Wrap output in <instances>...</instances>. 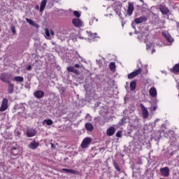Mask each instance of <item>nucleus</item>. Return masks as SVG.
Masks as SVG:
<instances>
[{
  "label": "nucleus",
  "mask_w": 179,
  "mask_h": 179,
  "mask_svg": "<svg viewBox=\"0 0 179 179\" xmlns=\"http://www.w3.org/2000/svg\"><path fill=\"white\" fill-rule=\"evenodd\" d=\"M164 136L170 139L171 143H176V133L173 130H164L163 129Z\"/></svg>",
  "instance_id": "f257e3e1"
},
{
  "label": "nucleus",
  "mask_w": 179,
  "mask_h": 179,
  "mask_svg": "<svg viewBox=\"0 0 179 179\" xmlns=\"http://www.w3.org/2000/svg\"><path fill=\"white\" fill-rule=\"evenodd\" d=\"M10 78H12V76H10V74L8 73H3L0 76L1 82H3L4 83H8V82H10L9 81Z\"/></svg>",
  "instance_id": "f03ea898"
},
{
  "label": "nucleus",
  "mask_w": 179,
  "mask_h": 179,
  "mask_svg": "<svg viewBox=\"0 0 179 179\" xmlns=\"http://www.w3.org/2000/svg\"><path fill=\"white\" fill-rule=\"evenodd\" d=\"M8 99L3 98L1 102V106L0 107L1 113H3V111H6V110H8Z\"/></svg>",
  "instance_id": "7ed1b4c3"
},
{
  "label": "nucleus",
  "mask_w": 179,
  "mask_h": 179,
  "mask_svg": "<svg viewBox=\"0 0 179 179\" xmlns=\"http://www.w3.org/2000/svg\"><path fill=\"white\" fill-rule=\"evenodd\" d=\"M140 73H142V69H138L135 71L130 73L128 74L127 78L128 79H134V78H136Z\"/></svg>",
  "instance_id": "20e7f679"
},
{
  "label": "nucleus",
  "mask_w": 179,
  "mask_h": 179,
  "mask_svg": "<svg viewBox=\"0 0 179 179\" xmlns=\"http://www.w3.org/2000/svg\"><path fill=\"white\" fill-rule=\"evenodd\" d=\"M72 23L75 27H78V29H80V27H83V22L79 18L73 19Z\"/></svg>",
  "instance_id": "39448f33"
},
{
  "label": "nucleus",
  "mask_w": 179,
  "mask_h": 179,
  "mask_svg": "<svg viewBox=\"0 0 179 179\" xmlns=\"http://www.w3.org/2000/svg\"><path fill=\"white\" fill-rule=\"evenodd\" d=\"M159 173L163 176V177H169L170 176V168L165 166L159 169Z\"/></svg>",
  "instance_id": "423d86ee"
},
{
  "label": "nucleus",
  "mask_w": 179,
  "mask_h": 179,
  "mask_svg": "<svg viewBox=\"0 0 179 179\" xmlns=\"http://www.w3.org/2000/svg\"><path fill=\"white\" fill-rule=\"evenodd\" d=\"M140 107L142 110V117L144 119H146L149 117V110H148V108L145 107L142 103L140 104Z\"/></svg>",
  "instance_id": "0eeeda50"
},
{
  "label": "nucleus",
  "mask_w": 179,
  "mask_h": 179,
  "mask_svg": "<svg viewBox=\"0 0 179 179\" xmlns=\"http://www.w3.org/2000/svg\"><path fill=\"white\" fill-rule=\"evenodd\" d=\"M90 143H92V138L87 137L81 143V148L83 149H86V148L90 145Z\"/></svg>",
  "instance_id": "6e6552de"
},
{
  "label": "nucleus",
  "mask_w": 179,
  "mask_h": 179,
  "mask_svg": "<svg viewBox=\"0 0 179 179\" xmlns=\"http://www.w3.org/2000/svg\"><path fill=\"white\" fill-rule=\"evenodd\" d=\"M37 132L34 129H27V136L28 138H33V136H36Z\"/></svg>",
  "instance_id": "1a4fd4ad"
},
{
  "label": "nucleus",
  "mask_w": 179,
  "mask_h": 179,
  "mask_svg": "<svg viewBox=\"0 0 179 179\" xmlns=\"http://www.w3.org/2000/svg\"><path fill=\"white\" fill-rule=\"evenodd\" d=\"M148 20V17L146 16H141L140 17H137L134 19V22L136 24H140V23H143L144 22H146Z\"/></svg>",
  "instance_id": "9d476101"
},
{
  "label": "nucleus",
  "mask_w": 179,
  "mask_h": 179,
  "mask_svg": "<svg viewBox=\"0 0 179 179\" xmlns=\"http://www.w3.org/2000/svg\"><path fill=\"white\" fill-rule=\"evenodd\" d=\"M162 36H164L168 43H173L174 41V38L168 32H162Z\"/></svg>",
  "instance_id": "9b49d317"
},
{
  "label": "nucleus",
  "mask_w": 179,
  "mask_h": 179,
  "mask_svg": "<svg viewBox=\"0 0 179 179\" xmlns=\"http://www.w3.org/2000/svg\"><path fill=\"white\" fill-rule=\"evenodd\" d=\"M159 10L162 13V15H167L170 10L165 5H161L159 6Z\"/></svg>",
  "instance_id": "f8f14e48"
},
{
  "label": "nucleus",
  "mask_w": 179,
  "mask_h": 179,
  "mask_svg": "<svg viewBox=\"0 0 179 179\" xmlns=\"http://www.w3.org/2000/svg\"><path fill=\"white\" fill-rule=\"evenodd\" d=\"M10 153L13 155V156H17L19 153H20V150H19V148L17 147H12L10 148Z\"/></svg>",
  "instance_id": "ddd939ff"
},
{
  "label": "nucleus",
  "mask_w": 179,
  "mask_h": 179,
  "mask_svg": "<svg viewBox=\"0 0 179 179\" xmlns=\"http://www.w3.org/2000/svg\"><path fill=\"white\" fill-rule=\"evenodd\" d=\"M7 83L8 84V93L9 94H12V93H13V92L15 90V85H13L10 82H8Z\"/></svg>",
  "instance_id": "4468645a"
},
{
  "label": "nucleus",
  "mask_w": 179,
  "mask_h": 179,
  "mask_svg": "<svg viewBox=\"0 0 179 179\" xmlns=\"http://www.w3.org/2000/svg\"><path fill=\"white\" fill-rule=\"evenodd\" d=\"M34 96L36 99H43V96H44V92L42 90H37L34 93Z\"/></svg>",
  "instance_id": "2eb2a0df"
},
{
  "label": "nucleus",
  "mask_w": 179,
  "mask_h": 179,
  "mask_svg": "<svg viewBox=\"0 0 179 179\" xmlns=\"http://www.w3.org/2000/svg\"><path fill=\"white\" fill-rule=\"evenodd\" d=\"M114 134H115V128L114 127H110L106 130L108 136H113Z\"/></svg>",
  "instance_id": "dca6fc26"
},
{
  "label": "nucleus",
  "mask_w": 179,
  "mask_h": 179,
  "mask_svg": "<svg viewBox=\"0 0 179 179\" xmlns=\"http://www.w3.org/2000/svg\"><path fill=\"white\" fill-rule=\"evenodd\" d=\"M62 171H65L66 173H70V174H76L77 176H79V174H80V172H79V171H75L73 169H62Z\"/></svg>",
  "instance_id": "f3484780"
},
{
  "label": "nucleus",
  "mask_w": 179,
  "mask_h": 179,
  "mask_svg": "<svg viewBox=\"0 0 179 179\" xmlns=\"http://www.w3.org/2000/svg\"><path fill=\"white\" fill-rule=\"evenodd\" d=\"M39 145H40V143L36 142V141H33L29 145V149H32L33 150H34L35 149H37V148H38Z\"/></svg>",
  "instance_id": "a211bd4d"
},
{
  "label": "nucleus",
  "mask_w": 179,
  "mask_h": 179,
  "mask_svg": "<svg viewBox=\"0 0 179 179\" xmlns=\"http://www.w3.org/2000/svg\"><path fill=\"white\" fill-rule=\"evenodd\" d=\"M134 4L132 3H129L128 9H127V15L131 16L132 13H134Z\"/></svg>",
  "instance_id": "6ab92c4d"
},
{
  "label": "nucleus",
  "mask_w": 179,
  "mask_h": 179,
  "mask_svg": "<svg viewBox=\"0 0 179 179\" xmlns=\"http://www.w3.org/2000/svg\"><path fill=\"white\" fill-rule=\"evenodd\" d=\"M150 96L151 97H157V90L155 87H151L149 90Z\"/></svg>",
  "instance_id": "aec40b11"
},
{
  "label": "nucleus",
  "mask_w": 179,
  "mask_h": 179,
  "mask_svg": "<svg viewBox=\"0 0 179 179\" xmlns=\"http://www.w3.org/2000/svg\"><path fill=\"white\" fill-rule=\"evenodd\" d=\"M85 129H87L89 132H92L94 127H93V124L90 122L85 123Z\"/></svg>",
  "instance_id": "412c9836"
},
{
  "label": "nucleus",
  "mask_w": 179,
  "mask_h": 179,
  "mask_svg": "<svg viewBox=\"0 0 179 179\" xmlns=\"http://www.w3.org/2000/svg\"><path fill=\"white\" fill-rule=\"evenodd\" d=\"M171 72H172V73H178V72H179V63L175 64L173 66V67L172 69H171Z\"/></svg>",
  "instance_id": "4be33fe9"
},
{
  "label": "nucleus",
  "mask_w": 179,
  "mask_h": 179,
  "mask_svg": "<svg viewBox=\"0 0 179 179\" xmlns=\"http://www.w3.org/2000/svg\"><path fill=\"white\" fill-rule=\"evenodd\" d=\"M47 5V0H43L41 3V7L39 9V12H43L44 9H45V6Z\"/></svg>",
  "instance_id": "5701e85b"
},
{
  "label": "nucleus",
  "mask_w": 179,
  "mask_h": 179,
  "mask_svg": "<svg viewBox=\"0 0 179 179\" xmlns=\"http://www.w3.org/2000/svg\"><path fill=\"white\" fill-rule=\"evenodd\" d=\"M26 22H27V23H29L31 26H34V27H38V24L35 23L34 20L29 18H26Z\"/></svg>",
  "instance_id": "b1692460"
},
{
  "label": "nucleus",
  "mask_w": 179,
  "mask_h": 179,
  "mask_svg": "<svg viewBox=\"0 0 179 179\" xmlns=\"http://www.w3.org/2000/svg\"><path fill=\"white\" fill-rule=\"evenodd\" d=\"M136 89V80H133L130 83V90L134 92Z\"/></svg>",
  "instance_id": "393cba45"
},
{
  "label": "nucleus",
  "mask_w": 179,
  "mask_h": 179,
  "mask_svg": "<svg viewBox=\"0 0 179 179\" xmlns=\"http://www.w3.org/2000/svg\"><path fill=\"white\" fill-rule=\"evenodd\" d=\"M88 37H89L90 40H94V38H97V34H96V33L93 34L92 32H89Z\"/></svg>",
  "instance_id": "a878e982"
},
{
  "label": "nucleus",
  "mask_w": 179,
  "mask_h": 179,
  "mask_svg": "<svg viewBox=\"0 0 179 179\" xmlns=\"http://www.w3.org/2000/svg\"><path fill=\"white\" fill-rule=\"evenodd\" d=\"M109 68L110 69V71H113V72H114V71H115V62H110L109 64Z\"/></svg>",
  "instance_id": "bb28decb"
},
{
  "label": "nucleus",
  "mask_w": 179,
  "mask_h": 179,
  "mask_svg": "<svg viewBox=\"0 0 179 179\" xmlns=\"http://www.w3.org/2000/svg\"><path fill=\"white\" fill-rule=\"evenodd\" d=\"M113 166L115 169L117 170V171H121V168L120 167L118 162H115V160H113Z\"/></svg>",
  "instance_id": "cd10ccee"
},
{
  "label": "nucleus",
  "mask_w": 179,
  "mask_h": 179,
  "mask_svg": "<svg viewBox=\"0 0 179 179\" xmlns=\"http://www.w3.org/2000/svg\"><path fill=\"white\" fill-rule=\"evenodd\" d=\"M14 80H15V82H23L24 78L22 76H15L14 77Z\"/></svg>",
  "instance_id": "c85d7f7f"
},
{
  "label": "nucleus",
  "mask_w": 179,
  "mask_h": 179,
  "mask_svg": "<svg viewBox=\"0 0 179 179\" xmlns=\"http://www.w3.org/2000/svg\"><path fill=\"white\" fill-rule=\"evenodd\" d=\"M43 122H46L47 125H52V124H54V122L50 119L44 120Z\"/></svg>",
  "instance_id": "c756f323"
},
{
  "label": "nucleus",
  "mask_w": 179,
  "mask_h": 179,
  "mask_svg": "<svg viewBox=\"0 0 179 179\" xmlns=\"http://www.w3.org/2000/svg\"><path fill=\"white\" fill-rule=\"evenodd\" d=\"M67 71H69V72H74L75 71V67H73V66H69V67H67Z\"/></svg>",
  "instance_id": "7c9ffc66"
},
{
  "label": "nucleus",
  "mask_w": 179,
  "mask_h": 179,
  "mask_svg": "<svg viewBox=\"0 0 179 179\" xmlns=\"http://www.w3.org/2000/svg\"><path fill=\"white\" fill-rule=\"evenodd\" d=\"M122 136V131H118L116 133V138H121Z\"/></svg>",
  "instance_id": "2f4dec72"
},
{
  "label": "nucleus",
  "mask_w": 179,
  "mask_h": 179,
  "mask_svg": "<svg viewBox=\"0 0 179 179\" xmlns=\"http://www.w3.org/2000/svg\"><path fill=\"white\" fill-rule=\"evenodd\" d=\"M73 15L76 17H80V13L77 10L73 11Z\"/></svg>",
  "instance_id": "473e14b6"
},
{
  "label": "nucleus",
  "mask_w": 179,
  "mask_h": 179,
  "mask_svg": "<svg viewBox=\"0 0 179 179\" xmlns=\"http://www.w3.org/2000/svg\"><path fill=\"white\" fill-rule=\"evenodd\" d=\"M156 110H157V104L153 105V106L151 107V111H156Z\"/></svg>",
  "instance_id": "72a5a7b5"
},
{
  "label": "nucleus",
  "mask_w": 179,
  "mask_h": 179,
  "mask_svg": "<svg viewBox=\"0 0 179 179\" xmlns=\"http://www.w3.org/2000/svg\"><path fill=\"white\" fill-rule=\"evenodd\" d=\"M125 121H127V117H123V118L121 120L120 125H124V124H125Z\"/></svg>",
  "instance_id": "f704fd0d"
},
{
  "label": "nucleus",
  "mask_w": 179,
  "mask_h": 179,
  "mask_svg": "<svg viewBox=\"0 0 179 179\" xmlns=\"http://www.w3.org/2000/svg\"><path fill=\"white\" fill-rule=\"evenodd\" d=\"M45 36H47V37H50V31L48 29H45Z\"/></svg>",
  "instance_id": "c9c22d12"
},
{
  "label": "nucleus",
  "mask_w": 179,
  "mask_h": 179,
  "mask_svg": "<svg viewBox=\"0 0 179 179\" xmlns=\"http://www.w3.org/2000/svg\"><path fill=\"white\" fill-rule=\"evenodd\" d=\"M152 48V44H146V50H150Z\"/></svg>",
  "instance_id": "e433bc0d"
},
{
  "label": "nucleus",
  "mask_w": 179,
  "mask_h": 179,
  "mask_svg": "<svg viewBox=\"0 0 179 179\" xmlns=\"http://www.w3.org/2000/svg\"><path fill=\"white\" fill-rule=\"evenodd\" d=\"M11 30H12L13 34H16V29H15V28L14 26H13V27H11Z\"/></svg>",
  "instance_id": "4c0bfd02"
},
{
  "label": "nucleus",
  "mask_w": 179,
  "mask_h": 179,
  "mask_svg": "<svg viewBox=\"0 0 179 179\" xmlns=\"http://www.w3.org/2000/svg\"><path fill=\"white\" fill-rule=\"evenodd\" d=\"M27 71H31L32 69V67H31V65H28L27 67L26 68Z\"/></svg>",
  "instance_id": "58836bf2"
},
{
  "label": "nucleus",
  "mask_w": 179,
  "mask_h": 179,
  "mask_svg": "<svg viewBox=\"0 0 179 179\" xmlns=\"http://www.w3.org/2000/svg\"><path fill=\"white\" fill-rule=\"evenodd\" d=\"M73 73H76V75H79V71L74 69V71H73Z\"/></svg>",
  "instance_id": "ea45409f"
},
{
  "label": "nucleus",
  "mask_w": 179,
  "mask_h": 179,
  "mask_svg": "<svg viewBox=\"0 0 179 179\" xmlns=\"http://www.w3.org/2000/svg\"><path fill=\"white\" fill-rule=\"evenodd\" d=\"M75 68H80V64H75L74 65Z\"/></svg>",
  "instance_id": "a19ab883"
},
{
  "label": "nucleus",
  "mask_w": 179,
  "mask_h": 179,
  "mask_svg": "<svg viewBox=\"0 0 179 179\" xmlns=\"http://www.w3.org/2000/svg\"><path fill=\"white\" fill-rule=\"evenodd\" d=\"M50 34H52V36H54V31H50Z\"/></svg>",
  "instance_id": "79ce46f5"
},
{
  "label": "nucleus",
  "mask_w": 179,
  "mask_h": 179,
  "mask_svg": "<svg viewBox=\"0 0 179 179\" xmlns=\"http://www.w3.org/2000/svg\"><path fill=\"white\" fill-rule=\"evenodd\" d=\"M152 52L153 54V52H156V50L155 49H152Z\"/></svg>",
  "instance_id": "37998d69"
},
{
  "label": "nucleus",
  "mask_w": 179,
  "mask_h": 179,
  "mask_svg": "<svg viewBox=\"0 0 179 179\" xmlns=\"http://www.w3.org/2000/svg\"><path fill=\"white\" fill-rule=\"evenodd\" d=\"M36 9H40V7L38 6H36Z\"/></svg>",
  "instance_id": "c03bdc74"
},
{
  "label": "nucleus",
  "mask_w": 179,
  "mask_h": 179,
  "mask_svg": "<svg viewBox=\"0 0 179 179\" xmlns=\"http://www.w3.org/2000/svg\"><path fill=\"white\" fill-rule=\"evenodd\" d=\"M15 107H20V105L17 104V105L15 106Z\"/></svg>",
  "instance_id": "a18cd8bd"
},
{
  "label": "nucleus",
  "mask_w": 179,
  "mask_h": 179,
  "mask_svg": "<svg viewBox=\"0 0 179 179\" xmlns=\"http://www.w3.org/2000/svg\"><path fill=\"white\" fill-rule=\"evenodd\" d=\"M140 1V2H142L143 3V0H139Z\"/></svg>",
  "instance_id": "49530a36"
},
{
  "label": "nucleus",
  "mask_w": 179,
  "mask_h": 179,
  "mask_svg": "<svg viewBox=\"0 0 179 179\" xmlns=\"http://www.w3.org/2000/svg\"><path fill=\"white\" fill-rule=\"evenodd\" d=\"M0 31H1V29H0Z\"/></svg>",
  "instance_id": "de8ad7c7"
}]
</instances>
